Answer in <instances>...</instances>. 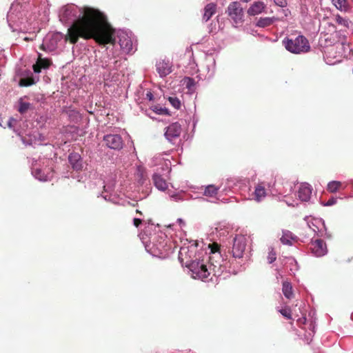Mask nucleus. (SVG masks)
Masks as SVG:
<instances>
[{
	"mask_svg": "<svg viewBox=\"0 0 353 353\" xmlns=\"http://www.w3.org/2000/svg\"><path fill=\"white\" fill-rule=\"evenodd\" d=\"M232 258L225 259L219 245L216 243L205 244L194 241L188 246L181 247L179 259L182 265L188 269L189 274L195 279L212 280V276L221 277L224 272L236 274L241 270V259L247 245V238L237 234L233 239Z\"/></svg>",
	"mask_w": 353,
	"mask_h": 353,
	"instance_id": "obj_1",
	"label": "nucleus"
},
{
	"mask_svg": "<svg viewBox=\"0 0 353 353\" xmlns=\"http://www.w3.org/2000/svg\"><path fill=\"white\" fill-rule=\"evenodd\" d=\"M60 21L69 27L70 42L74 43L79 37L104 42L108 38L110 28L106 16L99 10L67 4L59 10Z\"/></svg>",
	"mask_w": 353,
	"mask_h": 353,
	"instance_id": "obj_2",
	"label": "nucleus"
},
{
	"mask_svg": "<svg viewBox=\"0 0 353 353\" xmlns=\"http://www.w3.org/2000/svg\"><path fill=\"white\" fill-rule=\"evenodd\" d=\"M50 5L48 0H15L7 14V21L12 32H30L48 20Z\"/></svg>",
	"mask_w": 353,
	"mask_h": 353,
	"instance_id": "obj_3",
	"label": "nucleus"
},
{
	"mask_svg": "<svg viewBox=\"0 0 353 353\" xmlns=\"http://www.w3.org/2000/svg\"><path fill=\"white\" fill-rule=\"evenodd\" d=\"M152 225H148L139 234V237L145 250L153 256L166 258L171 252V246L168 245L166 236L162 232H151Z\"/></svg>",
	"mask_w": 353,
	"mask_h": 353,
	"instance_id": "obj_4",
	"label": "nucleus"
},
{
	"mask_svg": "<svg viewBox=\"0 0 353 353\" xmlns=\"http://www.w3.org/2000/svg\"><path fill=\"white\" fill-rule=\"evenodd\" d=\"M50 65V59L42 58L41 55L39 54L36 63L32 65L33 72L26 67L16 69V76L19 78V85L26 87L35 84L39 80V74L42 70L48 69Z\"/></svg>",
	"mask_w": 353,
	"mask_h": 353,
	"instance_id": "obj_5",
	"label": "nucleus"
},
{
	"mask_svg": "<svg viewBox=\"0 0 353 353\" xmlns=\"http://www.w3.org/2000/svg\"><path fill=\"white\" fill-rule=\"evenodd\" d=\"M96 65L107 70L108 73L103 74L105 81H112L117 71L119 70L122 64V59L116 56L111 50L106 48L103 52H99L96 54Z\"/></svg>",
	"mask_w": 353,
	"mask_h": 353,
	"instance_id": "obj_6",
	"label": "nucleus"
},
{
	"mask_svg": "<svg viewBox=\"0 0 353 353\" xmlns=\"http://www.w3.org/2000/svg\"><path fill=\"white\" fill-rule=\"evenodd\" d=\"M107 23L110 28V34L107 37V41L104 42H97L99 45L105 46V44L110 43L114 44L118 39V43L120 46L121 49L125 53H131L134 51L133 46V34L132 32L128 30H116L109 22L107 21Z\"/></svg>",
	"mask_w": 353,
	"mask_h": 353,
	"instance_id": "obj_7",
	"label": "nucleus"
},
{
	"mask_svg": "<svg viewBox=\"0 0 353 353\" xmlns=\"http://www.w3.org/2000/svg\"><path fill=\"white\" fill-rule=\"evenodd\" d=\"M352 54L353 49L350 46V41L345 37L327 50L325 52L326 63L329 65H334L341 62L342 59H347Z\"/></svg>",
	"mask_w": 353,
	"mask_h": 353,
	"instance_id": "obj_8",
	"label": "nucleus"
},
{
	"mask_svg": "<svg viewBox=\"0 0 353 353\" xmlns=\"http://www.w3.org/2000/svg\"><path fill=\"white\" fill-rule=\"evenodd\" d=\"M66 41L64 35L61 32H49L43 39L41 49L48 52H58L63 48Z\"/></svg>",
	"mask_w": 353,
	"mask_h": 353,
	"instance_id": "obj_9",
	"label": "nucleus"
},
{
	"mask_svg": "<svg viewBox=\"0 0 353 353\" xmlns=\"http://www.w3.org/2000/svg\"><path fill=\"white\" fill-rule=\"evenodd\" d=\"M282 42L285 49L293 54L305 53L310 49L308 40L303 35H299L294 39L285 37Z\"/></svg>",
	"mask_w": 353,
	"mask_h": 353,
	"instance_id": "obj_10",
	"label": "nucleus"
},
{
	"mask_svg": "<svg viewBox=\"0 0 353 353\" xmlns=\"http://www.w3.org/2000/svg\"><path fill=\"white\" fill-rule=\"evenodd\" d=\"M31 172L32 176L40 181H50L53 177V172L50 168H41L37 160L32 159Z\"/></svg>",
	"mask_w": 353,
	"mask_h": 353,
	"instance_id": "obj_11",
	"label": "nucleus"
},
{
	"mask_svg": "<svg viewBox=\"0 0 353 353\" xmlns=\"http://www.w3.org/2000/svg\"><path fill=\"white\" fill-rule=\"evenodd\" d=\"M295 184L294 182L281 179L274 183V188L271 191L272 194H279L283 197H287L294 191Z\"/></svg>",
	"mask_w": 353,
	"mask_h": 353,
	"instance_id": "obj_12",
	"label": "nucleus"
},
{
	"mask_svg": "<svg viewBox=\"0 0 353 353\" xmlns=\"http://www.w3.org/2000/svg\"><path fill=\"white\" fill-rule=\"evenodd\" d=\"M228 16L235 23L243 21L244 12L241 3L238 1L231 2L226 10Z\"/></svg>",
	"mask_w": 353,
	"mask_h": 353,
	"instance_id": "obj_13",
	"label": "nucleus"
},
{
	"mask_svg": "<svg viewBox=\"0 0 353 353\" xmlns=\"http://www.w3.org/2000/svg\"><path fill=\"white\" fill-rule=\"evenodd\" d=\"M181 133V125L176 122L169 125L164 133L165 139L172 144H176L180 141V135Z\"/></svg>",
	"mask_w": 353,
	"mask_h": 353,
	"instance_id": "obj_14",
	"label": "nucleus"
},
{
	"mask_svg": "<svg viewBox=\"0 0 353 353\" xmlns=\"http://www.w3.org/2000/svg\"><path fill=\"white\" fill-rule=\"evenodd\" d=\"M152 165L157 167L161 174H168L171 170V161L168 159H165L161 154L154 156L152 159Z\"/></svg>",
	"mask_w": 353,
	"mask_h": 353,
	"instance_id": "obj_15",
	"label": "nucleus"
},
{
	"mask_svg": "<svg viewBox=\"0 0 353 353\" xmlns=\"http://www.w3.org/2000/svg\"><path fill=\"white\" fill-rule=\"evenodd\" d=\"M103 141L108 148L114 150H120L123 147V139L117 134H106L103 137Z\"/></svg>",
	"mask_w": 353,
	"mask_h": 353,
	"instance_id": "obj_16",
	"label": "nucleus"
},
{
	"mask_svg": "<svg viewBox=\"0 0 353 353\" xmlns=\"http://www.w3.org/2000/svg\"><path fill=\"white\" fill-rule=\"evenodd\" d=\"M310 250L316 257L323 256L327 253L326 243L321 239L312 240Z\"/></svg>",
	"mask_w": 353,
	"mask_h": 353,
	"instance_id": "obj_17",
	"label": "nucleus"
},
{
	"mask_svg": "<svg viewBox=\"0 0 353 353\" xmlns=\"http://www.w3.org/2000/svg\"><path fill=\"white\" fill-rule=\"evenodd\" d=\"M155 66L157 72L161 78L165 77L172 72V63L169 60H159Z\"/></svg>",
	"mask_w": 353,
	"mask_h": 353,
	"instance_id": "obj_18",
	"label": "nucleus"
},
{
	"mask_svg": "<svg viewBox=\"0 0 353 353\" xmlns=\"http://www.w3.org/2000/svg\"><path fill=\"white\" fill-rule=\"evenodd\" d=\"M115 188V181L113 180L105 181L103 185V192L101 196L108 201L117 203V198L112 193Z\"/></svg>",
	"mask_w": 353,
	"mask_h": 353,
	"instance_id": "obj_19",
	"label": "nucleus"
},
{
	"mask_svg": "<svg viewBox=\"0 0 353 353\" xmlns=\"http://www.w3.org/2000/svg\"><path fill=\"white\" fill-rule=\"evenodd\" d=\"M312 223L313 226L316 228L317 231L315 234L319 238H327L330 239L331 235L327 232L325 227V221L321 218L312 219Z\"/></svg>",
	"mask_w": 353,
	"mask_h": 353,
	"instance_id": "obj_20",
	"label": "nucleus"
},
{
	"mask_svg": "<svg viewBox=\"0 0 353 353\" xmlns=\"http://www.w3.org/2000/svg\"><path fill=\"white\" fill-rule=\"evenodd\" d=\"M312 187L307 183H303L300 185L298 190V196L300 201L307 202L310 201L312 195Z\"/></svg>",
	"mask_w": 353,
	"mask_h": 353,
	"instance_id": "obj_21",
	"label": "nucleus"
},
{
	"mask_svg": "<svg viewBox=\"0 0 353 353\" xmlns=\"http://www.w3.org/2000/svg\"><path fill=\"white\" fill-rule=\"evenodd\" d=\"M68 161L72 168L77 171L81 170L83 168V161L81 155L77 152L70 153L68 156Z\"/></svg>",
	"mask_w": 353,
	"mask_h": 353,
	"instance_id": "obj_22",
	"label": "nucleus"
},
{
	"mask_svg": "<svg viewBox=\"0 0 353 353\" xmlns=\"http://www.w3.org/2000/svg\"><path fill=\"white\" fill-rule=\"evenodd\" d=\"M163 175L159 172V170H156L152 176V180L154 186L161 191H165L168 188V183L165 179L162 176Z\"/></svg>",
	"mask_w": 353,
	"mask_h": 353,
	"instance_id": "obj_23",
	"label": "nucleus"
},
{
	"mask_svg": "<svg viewBox=\"0 0 353 353\" xmlns=\"http://www.w3.org/2000/svg\"><path fill=\"white\" fill-rule=\"evenodd\" d=\"M237 183L238 179L236 178L230 177L227 179L225 181L222 182L221 184L219 186V188H220L221 192L227 194L237 185Z\"/></svg>",
	"mask_w": 353,
	"mask_h": 353,
	"instance_id": "obj_24",
	"label": "nucleus"
},
{
	"mask_svg": "<svg viewBox=\"0 0 353 353\" xmlns=\"http://www.w3.org/2000/svg\"><path fill=\"white\" fill-rule=\"evenodd\" d=\"M208 59L210 63L206 66L207 73L203 77L198 75L197 77L199 80H210L214 75L215 60L213 57H208Z\"/></svg>",
	"mask_w": 353,
	"mask_h": 353,
	"instance_id": "obj_25",
	"label": "nucleus"
},
{
	"mask_svg": "<svg viewBox=\"0 0 353 353\" xmlns=\"http://www.w3.org/2000/svg\"><path fill=\"white\" fill-rule=\"evenodd\" d=\"M265 8V5L262 1L254 2L248 8L247 12L250 16H255L262 13Z\"/></svg>",
	"mask_w": 353,
	"mask_h": 353,
	"instance_id": "obj_26",
	"label": "nucleus"
},
{
	"mask_svg": "<svg viewBox=\"0 0 353 353\" xmlns=\"http://www.w3.org/2000/svg\"><path fill=\"white\" fill-rule=\"evenodd\" d=\"M216 10V5L214 3L207 4L203 9V21L207 22Z\"/></svg>",
	"mask_w": 353,
	"mask_h": 353,
	"instance_id": "obj_27",
	"label": "nucleus"
},
{
	"mask_svg": "<svg viewBox=\"0 0 353 353\" xmlns=\"http://www.w3.org/2000/svg\"><path fill=\"white\" fill-rule=\"evenodd\" d=\"M266 191L263 183L258 184L253 193V199L257 202L261 201L266 196Z\"/></svg>",
	"mask_w": 353,
	"mask_h": 353,
	"instance_id": "obj_28",
	"label": "nucleus"
},
{
	"mask_svg": "<svg viewBox=\"0 0 353 353\" xmlns=\"http://www.w3.org/2000/svg\"><path fill=\"white\" fill-rule=\"evenodd\" d=\"M182 85L188 89L190 93H193L196 90V81L194 79L185 77L181 80Z\"/></svg>",
	"mask_w": 353,
	"mask_h": 353,
	"instance_id": "obj_29",
	"label": "nucleus"
},
{
	"mask_svg": "<svg viewBox=\"0 0 353 353\" xmlns=\"http://www.w3.org/2000/svg\"><path fill=\"white\" fill-rule=\"evenodd\" d=\"M296 236L289 230H283L281 241L284 245H291Z\"/></svg>",
	"mask_w": 353,
	"mask_h": 353,
	"instance_id": "obj_30",
	"label": "nucleus"
},
{
	"mask_svg": "<svg viewBox=\"0 0 353 353\" xmlns=\"http://www.w3.org/2000/svg\"><path fill=\"white\" fill-rule=\"evenodd\" d=\"M282 292L285 297L288 299H292L294 296L292 284L288 281L283 282Z\"/></svg>",
	"mask_w": 353,
	"mask_h": 353,
	"instance_id": "obj_31",
	"label": "nucleus"
},
{
	"mask_svg": "<svg viewBox=\"0 0 353 353\" xmlns=\"http://www.w3.org/2000/svg\"><path fill=\"white\" fill-rule=\"evenodd\" d=\"M277 19L275 17H261L256 22V26L259 28H265L272 25Z\"/></svg>",
	"mask_w": 353,
	"mask_h": 353,
	"instance_id": "obj_32",
	"label": "nucleus"
},
{
	"mask_svg": "<svg viewBox=\"0 0 353 353\" xmlns=\"http://www.w3.org/2000/svg\"><path fill=\"white\" fill-rule=\"evenodd\" d=\"M63 112L67 114L71 121L76 122L80 119V114L79 111L75 109L64 108Z\"/></svg>",
	"mask_w": 353,
	"mask_h": 353,
	"instance_id": "obj_33",
	"label": "nucleus"
},
{
	"mask_svg": "<svg viewBox=\"0 0 353 353\" xmlns=\"http://www.w3.org/2000/svg\"><path fill=\"white\" fill-rule=\"evenodd\" d=\"M335 20L339 25L347 29H352L353 26V23L351 21H350L347 18L342 17L339 14L336 15Z\"/></svg>",
	"mask_w": 353,
	"mask_h": 353,
	"instance_id": "obj_34",
	"label": "nucleus"
},
{
	"mask_svg": "<svg viewBox=\"0 0 353 353\" xmlns=\"http://www.w3.org/2000/svg\"><path fill=\"white\" fill-rule=\"evenodd\" d=\"M343 185L342 182L339 181H332L327 183V190L331 193L336 192Z\"/></svg>",
	"mask_w": 353,
	"mask_h": 353,
	"instance_id": "obj_35",
	"label": "nucleus"
},
{
	"mask_svg": "<svg viewBox=\"0 0 353 353\" xmlns=\"http://www.w3.org/2000/svg\"><path fill=\"white\" fill-rule=\"evenodd\" d=\"M219 190H220L219 187H216L214 185H208L205 188L204 195L210 197L214 196L217 194Z\"/></svg>",
	"mask_w": 353,
	"mask_h": 353,
	"instance_id": "obj_36",
	"label": "nucleus"
},
{
	"mask_svg": "<svg viewBox=\"0 0 353 353\" xmlns=\"http://www.w3.org/2000/svg\"><path fill=\"white\" fill-rule=\"evenodd\" d=\"M333 5L341 11H346L347 4L346 0H332Z\"/></svg>",
	"mask_w": 353,
	"mask_h": 353,
	"instance_id": "obj_37",
	"label": "nucleus"
},
{
	"mask_svg": "<svg viewBox=\"0 0 353 353\" xmlns=\"http://www.w3.org/2000/svg\"><path fill=\"white\" fill-rule=\"evenodd\" d=\"M315 327L316 325L314 323L311 322L310 324V332L307 334L305 335V342L309 344L312 341L313 336L315 334Z\"/></svg>",
	"mask_w": 353,
	"mask_h": 353,
	"instance_id": "obj_38",
	"label": "nucleus"
},
{
	"mask_svg": "<svg viewBox=\"0 0 353 353\" xmlns=\"http://www.w3.org/2000/svg\"><path fill=\"white\" fill-rule=\"evenodd\" d=\"M168 101L172 107L176 110H179L181 105V101L175 96H172L168 98Z\"/></svg>",
	"mask_w": 353,
	"mask_h": 353,
	"instance_id": "obj_39",
	"label": "nucleus"
},
{
	"mask_svg": "<svg viewBox=\"0 0 353 353\" xmlns=\"http://www.w3.org/2000/svg\"><path fill=\"white\" fill-rule=\"evenodd\" d=\"M30 103L20 100V101L19 103L18 111L21 114H23L28 111V110L30 108Z\"/></svg>",
	"mask_w": 353,
	"mask_h": 353,
	"instance_id": "obj_40",
	"label": "nucleus"
},
{
	"mask_svg": "<svg viewBox=\"0 0 353 353\" xmlns=\"http://www.w3.org/2000/svg\"><path fill=\"white\" fill-rule=\"evenodd\" d=\"M280 313L288 319H292L291 310L289 308L281 309Z\"/></svg>",
	"mask_w": 353,
	"mask_h": 353,
	"instance_id": "obj_41",
	"label": "nucleus"
},
{
	"mask_svg": "<svg viewBox=\"0 0 353 353\" xmlns=\"http://www.w3.org/2000/svg\"><path fill=\"white\" fill-rule=\"evenodd\" d=\"M276 253L272 250L268 253V260L269 263H272L276 261Z\"/></svg>",
	"mask_w": 353,
	"mask_h": 353,
	"instance_id": "obj_42",
	"label": "nucleus"
},
{
	"mask_svg": "<svg viewBox=\"0 0 353 353\" xmlns=\"http://www.w3.org/2000/svg\"><path fill=\"white\" fill-rule=\"evenodd\" d=\"M170 196L172 200L175 201H179L183 200L181 197V194L179 192L170 194Z\"/></svg>",
	"mask_w": 353,
	"mask_h": 353,
	"instance_id": "obj_43",
	"label": "nucleus"
},
{
	"mask_svg": "<svg viewBox=\"0 0 353 353\" xmlns=\"http://www.w3.org/2000/svg\"><path fill=\"white\" fill-rule=\"evenodd\" d=\"M337 199L334 197L330 198L325 203H324L325 206H332L336 203Z\"/></svg>",
	"mask_w": 353,
	"mask_h": 353,
	"instance_id": "obj_44",
	"label": "nucleus"
},
{
	"mask_svg": "<svg viewBox=\"0 0 353 353\" xmlns=\"http://www.w3.org/2000/svg\"><path fill=\"white\" fill-rule=\"evenodd\" d=\"M275 4L281 8L285 7L287 5V0H274Z\"/></svg>",
	"mask_w": 353,
	"mask_h": 353,
	"instance_id": "obj_45",
	"label": "nucleus"
},
{
	"mask_svg": "<svg viewBox=\"0 0 353 353\" xmlns=\"http://www.w3.org/2000/svg\"><path fill=\"white\" fill-rule=\"evenodd\" d=\"M17 119H13V118H10L8 121V126L10 128H12L14 127V125L17 123Z\"/></svg>",
	"mask_w": 353,
	"mask_h": 353,
	"instance_id": "obj_46",
	"label": "nucleus"
},
{
	"mask_svg": "<svg viewBox=\"0 0 353 353\" xmlns=\"http://www.w3.org/2000/svg\"><path fill=\"white\" fill-rule=\"evenodd\" d=\"M133 222H134V225L136 227H138L141 223V219H138V218H134L133 220Z\"/></svg>",
	"mask_w": 353,
	"mask_h": 353,
	"instance_id": "obj_47",
	"label": "nucleus"
},
{
	"mask_svg": "<svg viewBox=\"0 0 353 353\" xmlns=\"http://www.w3.org/2000/svg\"><path fill=\"white\" fill-rule=\"evenodd\" d=\"M146 99L149 101H152L154 99V96L151 92H148L146 93Z\"/></svg>",
	"mask_w": 353,
	"mask_h": 353,
	"instance_id": "obj_48",
	"label": "nucleus"
},
{
	"mask_svg": "<svg viewBox=\"0 0 353 353\" xmlns=\"http://www.w3.org/2000/svg\"><path fill=\"white\" fill-rule=\"evenodd\" d=\"M308 227L314 232L315 234H316L317 229L315 226L312 225V221L308 223Z\"/></svg>",
	"mask_w": 353,
	"mask_h": 353,
	"instance_id": "obj_49",
	"label": "nucleus"
},
{
	"mask_svg": "<svg viewBox=\"0 0 353 353\" xmlns=\"http://www.w3.org/2000/svg\"><path fill=\"white\" fill-rule=\"evenodd\" d=\"M285 203L289 206H295L298 205V203L296 201H293V202H290L288 201H285Z\"/></svg>",
	"mask_w": 353,
	"mask_h": 353,
	"instance_id": "obj_50",
	"label": "nucleus"
},
{
	"mask_svg": "<svg viewBox=\"0 0 353 353\" xmlns=\"http://www.w3.org/2000/svg\"><path fill=\"white\" fill-rule=\"evenodd\" d=\"M342 183H343V185L341 189L345 190V189L349 188L348 181L343 182V183L342 182Z\"/></svg>",
	"mask_w": 353,
	"mask_h": 353,
	"instance_id": "obj_51",
	"label": "nucleus"
},
{
	"mask_svg": "<svg viewBox=\"0 0 353 353\" xmlns=\"http://www.w3.org/2000/svg\"><path fill=\"white\" fill-rule=\"evenodd\" d=\"M176 221L180 224L181 226L185 225V222L182 219L179 218Z\"/></svg>",
	"mask_w": 353,
	"mask_h": 353,
	"instance_id": "obj_52",
	"label": "nucleus"
},
{
	"mask_svg": "<svg viewBox=\"0 0 353 353\" xmlns=\"http://www.w3.org/2000/svg\"><path fill=\"white\" fill-rule=\"evenodd\" d=\"M349 187L353 189V180H348Z\"/></svg>",
	"mask_w": 353,
	"mask_h": 353,
	"instance_id": "obj_53",
	"label": "nucleus"
},
{
	"mask_svg": "<svg viewBox=\"0 0 353 353\" xmlns=\"http://www.w3.org/2000/svg\"><path fill=\"white\" fill-rule=\"evenodd\" d=\"M299 321L300 323L303 322V323H305L306 318L303 317V319H300Z\"/></svg>",
	"mask_w": 353,
	"mask_h": 353,
	"instance_id": "obj_54",
	"label": "nucleus"
},
{
	"mask_svg": "<svg viewBox=\"0 0 353 353\" xmlns=\"http://www.w3.org/2000/svg\"><path fill=\"white\" fill-rule=\"evenodd\" d=\"M2 123H3V119H2L1 117L0 116V126H3Z\"/></svg>",
	"mask_w": 353,
	"mask_h": 353,
	"instance_id": "obj_55",
	"label": "nucleus"
},
{
	"mask_svg": "<svg viewBox=\"0 0 353 353\" xmlns=\"http://www.w3.org/2000/svg\"><path fill=\"white\" fill-rule=\"evenodd\" d=\"M162 109L160 110V112H159L158 110H156V112H158V113H161Z\"/></svg>",
	"mask_w": 353,
	"mask_h": 353,
	"instance_id": "obj_56",
	"label": "nucleus"
},
{
	"mask_svg": "<svg viewBox=\"0 0 353 353\" xmlns=\"http://www.w3.org/2000/svg\"><path fill=\"white\" fill-rule=\"evenodd\" d=\"M227 276H228V275H226V276H223V279H225L227 277Z\"/></svg>",
	"mask_w": 353,
	"mask_h": 353,
	"instance_id": "obj_57",
	"label": "nucleus"
}]
</instances>
